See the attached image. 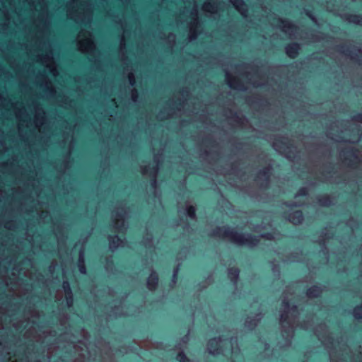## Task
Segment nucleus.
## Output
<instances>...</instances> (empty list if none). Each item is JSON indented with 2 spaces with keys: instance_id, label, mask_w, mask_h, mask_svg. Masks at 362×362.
<instances>
[{
  "instance_id": "1",
  "label": "nucleus",
  "mask_w": 362,
  "mask_h": 362,
  "mask_svg": "<svg viewBox=\"0 0 362 362\" xmlns=\"http://www.w3.org/2000/svg\"><path fill=\"white\" fill-rule=\"evenodd\" d=\"M318 339L328 349L330 362H344L349 358L351 362H362V353L357 358L351 355V351L343 339L335 340L327 330V326L320 324L315 330Z\"/></svg>"
},
{
  "instance_id": "2",
  "label": "nucleus",
  "mask_w": 362,
  "mask_h": 362,
  "mask_svg": "<svg viewBox=\"0 0 362 362\" xmlns=\"http://www.w3.org/2000/svg\"><path fill=\"white\" fill-rule=\"evenodd\" d=\"M298 315L297 305L291 303L288 297H284L280 310L281 335L282 337V340L278 343L280 348L288 347L291 345Z\"/></svg>"
},
{
  "instance_id": "3",
  "label": "nucleus",
  "mask_w": 362,
  "mask_h": 362,
  "mask_svg": "<svg viewBox=\"0 0 362 362\" xmlns=\"http://www.w3.org/2000/svg\"><path fill=\"white\" fill-rule=\"evenodd\" d=\"M214 238L225 239L239 246L252 247L257 245L259 241L258 236H254L247 233H238L227 226H217L210 233Z\"/></svg>"
},
{
  "instance_id": "4",
  "label": "nucleus",
  "mask_w": 362,
  "mask_h": 362,
  "mask_svg": "<svg viewBox=\"0 0 362 362\" xmlns=\"http://www.w3.org/2000/svg\"><path fill=\"white\" fill-rule=\"evenodd\" d=\"M228 349L232 355V362H236V358L240 354V349L236 337H218L209 340L207 351L211 355L226 354Z\"/></svg>"
},
{
  "instance_id": "5",
  "label": "nucleus",
  "mask_w": 362,
  "mask_h": 362,
  "mask_svg": "<svg viewBox=\"0 0 362 362\" xmlns=\"http://www.w3.org/2000/svg\"><path fill=\"white\" fill-rule=\"evenodd\" d=\"M236 69L238 72V76H233L228 71H226V81L230 88L240 91H245L247 89V84L243 81L240 77L244 78L253 86H259L262 85V83L252 80L251 72L253 71V67L252 66L247 64H243L239 65Z\"/></svg>"
},
{
  "instance_id": "6",
  "label": "nucleus",
  "mask_w": 362,
  "mask_h": 362,
  "mask_svg": "<svg viewBox=\"0 0 362 362\" xmlns=\"http://www.w3.org/2000/svg\"><path fill=\"white\" fill-rule=\"evenodd\" d=\"M356 122L362 123V115H356L351 121L344 122V128L341 129L342 135H335L330 131L327 136L337 142H358L362 136V132Z\"/></svg>"
},
{
  "instance_id": "7",
  "label": "nucleus",
  "mask_w": 362,
  "mask_h": 362,
  "mask_svg": "<svg viewBox=\"0 0 362 362\" xmlns=\"http://www.w3.org/2000/svg\"><path fill=\"white\" fill-rule=\"evenodd\" d=\"M154 162L153 164H149L148 165H144L141 166V173L144 175H148L150 177H153V180L151 181V187L153 189L154 192V202L156 203L158 202L159 204H160V193L156 189V175L158 173L159 168H158V163H159V157L158 156H154Z\"/></svg>"
},
{
  "instance_id": "8",
  "label": "nucleus",
  "mask_w": 362,
  "mask_h": 362,
  "mask_svg": "<svg viewBox=\"0 0 362 362\" xmlns=\"http://www.w3.org/2000/svg\"><path fill=\"white\" fill-rule=\"evenodd\" d=\"M127 216V211L123 203H120L112 212V218L113 226L116 231L123 232L128 228L125 219Z\"/></svg>"
},
{
  "instance_id": "9",
  "label": "nucleus",
  "mask_w": 362,
  "mask_h": 362,
  "mask_svg": "<svg viewBox=\"0 0 362 362\" xmlns=\"http://www.w3.org/2000/svg\"><path fill=\"white\" fill-rule=\"evenodd\" d=\"M339 157L345 165L354 168H357L358 164L361 162L359 152L350 146L341 150Z\"/></svg>"
},
{
  "instance_id": "10",
  "label": "nucleus",
  "mask_w": 362,
  "mask_h": 362,
  "mask_svg": "<svg viewBox=\"0 0 362 362\" xmlns=\"http://www.w3.org/2000/svg\"><path fill=\"white\" fill-rule=\"evenodd\" d=\"M51 47H49V49L46 50L45 53L38 54L37 55V61L44 65L53 76H57L58 71Z\"/></svg>"
},
{
  "instance_id": "11",
  "label": "nucleus",
  "mask_w": 362,
  "mask_h": 362,
  "mask_svg": "<svg viewBox=\"0 0 362 362\" xmlns=\"http://www.w3.org/2000/svg\"><path fill=\"white\" fill-rule=\"evenodd\" d=\"M37 83L44 93V96L48 98H52L56 96V90L54 88L51 81L45 74H41L36 78Z\"/></svg>"
},
{
  "instance_id": "12",
  "label": "nucleus",
  "mask_w": 362,
  "mask_h": 362,
  "mask_svg": "<svg viewBox=\"0 0 362 362\" xmlns=\"http://www.w3.org/2000/svg\"><path fill=\"white\" fill-rule=\"evenodd\" d=\"M170 108L166 115L164 114L163 111H161L158 114V117L160 119H165L171 117L173 115L175 114L176 112L181 111L185 107V100L182 99H179L177 101H174L173 98L169 103Z\"/></svg>"
},
{
  "instance_id": "13",
  "label": "nucleus",
  "mask_w": 362,
  "mask_h": 362,
  "mask_svg": "<svg viewBox=\"0 0 362 362\" xmlns=\"http://www.w3.org/2000/svg\"><path fill=\"white\" fill-rule=\"evenodd\" d=\"M276 25L284 33H290L296 30V25L288 19L275 18Z\"/></svg>"
},
{
  "instance_id": "14",
  "label": "nucleus",
  "mask_w": 362,
  "mask_h": 362,
  "mask_svg": "<svg viewBox=\"0 0 362 362\" xmlns=\"http://www.w3.org/2000/svg\"><path fill=\"white\" fill-rule=\"evenodd\" d=\"M272 168L267 166L262 170H259L257 176V182L261 187L267 186L269 180Z\"/></svg>"
},
{
  "instance_id": "15",
  "label": "nucleus",
  "mask_w": 362,
  "mask_h": 362,
  "mask_svg": "<svg viewBox=\"0 0 362 362\" xmlns=\"http://www.w3.org/2000/svg\"><path fill=\"white\" fill-rule=\"evenodd\" d=\"M262 317L263 313L262 312H259L255 315L248 316L245 321V328L249 330L254 329L258 325Z\"/></svg>"
},
{
  "instance_id": "16",
  "label": "nucleus",
  "mask_w": 362,
  "mask_h": 362,
  "mask_svg": "<svg viewBox=\"0 0 362 362\" xmlns=\"http://www.w3.org/2000/svg\"><path fill=\"white\" fill-rule=\"evenodd\" d=\"M339 52L345 53V54L350 59L355 61H360L359 55L361 54V49H358V47H339Z\"/></svg>"
},
{
  "instance_id": "17",
  "label": "nucleus",
  "mask_w": 362,
  "mask_h": 362,
  "mask_svg": "<svg viewBox=\"0 0 362 362\" xmlns=\"http://www.w3.org/2000/svg\"><path fill=\"white\" fill-rule=\"evenodd\" d=\"M158 284V276L155 271L151 270V274L147 279V288L150 291H154L156 289Z\"/></svg>"
},
{
  "instance_id": "18",
  "label": "nucleus",
  "mask_w": 362,
  "mask_h": 362,
  "mask_svg": "<svg viewBox=\"0 0 362 362\" xmlns=\"http://www.w3.org/2000/svg\"><path fill=\"white\" fill-rule=\"evenodd\" d=\"M62 287L65 293L66 303L69 308L73 305V294L70 288L69 283L67 281H64Z\"/></svg>"
},
{
  "instance_id": "19",
  "label": "nucleus",
  "mask_w": 362,
  "mask_h": 362,
  "mask_svg": "<svg viewBox=\"0 0 362 362\" xmlns=\"http://www.w3.org/2000/svg\"><path fill=\"white\" fill-rule=\"evenodd\" d=\"M108 240L110 245L109 247L112 251H115L118 247L124 246V241L122 239H120L117 235H109Z\"/></svg>"
},
{
  "instance_id": "20",
  "label": "nucleus",
  "mask_w": 362,
  "mask_h": 362,
  "mask_svg": "<svg viewBox=\"0 0 362 362\" xmlns=\"http://www.w3.org/2000/svg\"><path fill=\"white\" fill-rule=\"evenodd\" d=\"M134 315V312H132V310H124L123 305H119L118 307L115 306V308L112 310L111 313L109 314L110 317H117V316H122V315Z\"/></svg>"
},
{
  "instance_id": "21",
  "label": "nucleus",
  "mask_w": 362,
  "mask_h": 362,
  "mask_svg": "<svg viewBox=\"0 0 362 362\" xmlns=\"http://www.w3.org/2000/svg\"><path fill=\"white\" fill-rule=\"evenodd\" d=\"M288 219L293 224L297 225L302 223L303 216L300 211H295L288 215Z\"/></svg>"
},
{
  "instance_id": "22",
  "label": "nucleus",
  "mask_w": 362,
  "mask_h": 362,
  "mask_svg": "<svg viewBox=\"0 0 362 362\" xmlns=\"http://www.w3.org/2000/svg\"><path fill=\"white\" fill-rule=\"evenodd\" d=\"M345 19L353 25L362 26V14H347Z\"/></svg>"
},
{
  "instance_id": "23",
  "label": "nucleus",
  "mask_w": 362,
  "mask_h": 362,
  "mask_svg": "<svg viewBox=\"0 0 362 362\" xmlns=\"http://www.w3.org/2000/svg\"><path fill=\"white\" fill-rule=\"evenodd\" d=\"M240 271L236 267H231L228 269V276L231 282L235 286L239 278Z\"/></svg>"
},
{
  "instance_id": "24",
  "label": "nucleus",
  "mask_w": 362,
  "mask_h": 362,
  "mask_svg": "<svg viewBox=\"0 0 362 362\" xmlns=\"http://www.w3.org/2000/svg\"><path fill=\"white\" fill-rule=\"evenodd\" d=\"M322 292V289L320 287L317 286H313L309 289H308L306 295L308 298H315L320 296Z\"/></svg>"
},
{
  "instance_id": "25",
  "label": "nucleus",
  "mask_w": 362,
  "mask_h": 362,
  "mask_svg": "<svg viewBox=\"0 0 362 362\" xmlns=\"http://www.w3.org/2000/svg\"><path fill=\"white\" fill-rule=\"evenodd\" d=\"M142 243L146 247L150 248L153 246L152 234L150 233L148 230L143 238Z\"/></svg>"
},
{
  "instance_id": "26",
  "label": "nucleus",
  "mask_w": 362,
  "mask_h": 362,
  "mask_svg": "<svg viewBox=\"0 0 362 362\" xmlns=\"http://www.w3.org/2000/svg\"><path fill=\"white\" fill-rule=\"evenodd\" d=\"M184 214L192 220H194L196 218L195 209L193 206L187 205L186 208L184 209Z\"/></svg>"
},
{
  "instance_id": "27",
  "label": "nucleus",
  "mask_w": 362,
  "mask_h": 362,
  "mask_svg": "<svg viewBox=\"0 0 362 362\" xmlns=\"http://www.w3.org/2000/svg\"><path fill=\"white\" fill-rule=\"evenodd\" d=\"M300 48V47H286V52L289 57L294 58Z\"/></svg>"
},
{
  "instance_id": "28",
  "label": "nucleus",
  "mask_w": 362,
  "mask_h": 362,
  "mask_svg": "<svg viewBox=\"0 0 362 362\" xmlns=\"http://www.w3.org/2000/svg\"><path fill=\"white\" fill-rule=\"evenodd\" d=\"M313 321V317L309 316V317H308V320L306 321H303L300 323V327L302 329H308L312 326Z\"/></svg>"
},
{
  "instance_id": "29",
  "label": "nucleus",
  "mask_w": 362,
  "mask_h": 362,
  "mask_svg": "<svg viewBox=\"0 0 362 362\" xmlns=\"http://www.w3.org/2000/svg\"><path fill=\"white\" fill-rule=\"evenodd\" d=\"M353 315L356 320H362V305L354 308Z\"/></svg>"
},
{
  "instance_id": "30",
  "label": "nucleus",
  "mask_w": 362,
  "mask_h": 362,
  "mask_svg": "<svg viewBox=\"0 0 362 362\" xmlns=\"http://www.w3.org/2000/svg\"><path fill=\"white\" fill-rule=\"evenodd\" d=\"M272 264V270L274 276L276 278H279L280 276V269L279 264H275L274 262H271Z\"/></svg>"
},
{
  "instance_id": "31",
  "label": "nucleus",
  "mask_w": 362,
  "mask_h": 362,
  "mask_svg": "<svg viewBox=\"0 0 362 362\" xmlns=\"http://www.w3.org/2000/svg\"><path fill=\"white\" fill-rule=\"evenodd\" d=\"M243 45H252V44H250V43H247V44H244ZM259 45H279L278 44H275V43H262V44H259ZM279 45H295V46H297V45H302L301 44H299L298 42H291V43H285V44H280Z\"/></svg>"
},
{
  "instance_id": "32",
  "label": "nucleus",
  "mask_w": 362,
  "mask_h": 362,
  "mask_svg": "<svg viewBox=\"0 0 362 362\" xmlns=\"http://www.w3.org/2000/svg\"><path fill=\"white\" fill-rule=\"evenodd\" d=\"M178 272H179V267L177 266L173 269L171 286H173L176 284L177 276Z\"/></svg>"
},
{
  "instance_id": "33",
  "label": "nucleus",
  "mask_w": 362,
  "mask_h": 362,
  "mask_svg": "<svg viewBox=\"0 0 362 362\" xmlns=\"http://www.w3.org/2000/svg\"><path fill=\"white\" fill-rule=\"evenodd\" d=\"M105 269L107 272H112V261L107 258L106 260Z\"/></svg>"
},
{
  "instance_id": "34",
  "label": "nucleus",
  "mask_w": 362,
  "mask_h": 362,
  "mask_svg": "<svg viewBox=\"0 0 362 362\" xmlns=\"http://www.w3.org/2000/svg\"><path fill=\"white\" fill-rule=\"evenodd\" d=\"M131 97L133 102L136 103L137 101L139 95L136 89L134 88L132 90Z\"/></svg>"
},
{
  "instance_id": "35",
  "label": "nucleus",
  "mask_w": 362,
  "mask_h": 362,
  "mask_svg": "<svg viewBox=\"0 0 362 362\" xmlns=\"http://www.w3.org/2000/svg\"><path fill=\"white\" fill-rule=\"evenodd\" d=\"M128 79H129L130 86H134L136 81H135L134 75L132 72H129L128 74Z\"/></svg>"
},
{
  "instance_id": "36",
  "label": "nucleus",
  "mask_w": 362,
  "mask_h": 362,
  "mask_svg": "<svg viewBox=\"0 0 362 362\" xmlns=\"http://www.w3.org/2000/svg\"><path fill=\"white\" fill-rule=\"evenodd\" d=\"M320 203L322 206H328L331 204V201L328 197H323L319 200Z\"/></svg>"
},
{
  "instance_id": "37",
  "label": "nucleus",
  "mask_w": 362,
  "mask_h": 362,
  "mask_svg": "<svg viewBox=\"0 0 362 362\" xmlns=\"http://www.w3.org/2000/svg\"><path fill=\"white\" fill-rule=\"evenodd\" d=\"M308 193L307 189L305 187L301 188L298 193L296 194V198L300 197V196H306Z\"/></svg>"
},
{
  "instance_id": "38",
  "label": "nucleus",
  "mask_w": 362,
  "mask_h": 362,
  "mask_svg": "<svg viewBox=\"0 0 362 362\" xmlns=\"http://www.w3.org/2000/svg\"><path fill=\"white\" fill-rule=\"evenodd\" d=\"M85 264L84 252L82 250L79 252L78 264Z\"/></svg>"
},
{
  "instance_id": "39",
  "label": "nucleus",
  "mask_w": 362,
  "mask_h": 362,
  "mask_svg": "<svg viewBox=\"0 0 362 362\" xmlns=\"http://www.w3.org/2000/svg\"><path fill=\"white\" fill-rule=\"evenodd\" d=\"M126 48H127V47H119V54H122V60L124 61V64H127V59L124 57V52H126Z\"/></svg>"
},
{
  "instance_id": "40",
  "label": "nucleus",
  "mask_w": 362,
  "mask_h": 362,
  "mask_svg": "<svg viewBox=\"0 0 362 362\" xmlns=\"http://www.w3.org/2000/svg\"><path fill=\"white\" fill-rule=\"evenodd\" d=\"M260 345L264 346V355L269 356V345L267 343H265V342H263V341H260Z\"/></svg>"
},
{
  "instance_id": "41",
  "label": "nucleus",
  "mask_w": 362,
  "mask_h": 362,
  "mask_svg": "<svg viewBox=\"0 0 362 362\" xmlns=\"http://www.w3.org/2000/svg\"><path fill=\"white\" fill-rule=\"evenodd\" d=\"M213 282V279H212V277L211 276H209L206 281H205V283H204V285L202 287V288H206L208 286H209L210 284H211Z\"/></svg>"
},
{
  "instance_id": "42",
  "label": "nucleus",
  "mask_w": 362,
  "mask_h": 362,
  "mask_svg": "<svg viewBox=\"0 0 362 362\" xmlns=\"http://www.w3.org/2000/svg\"><path fill=\"white\" fill-rule=\"evenodd\" d=\"M78 267L79 272L81 274H85L86 273V269L85 264H78Z\"/></svg>"
},
{
  "instance_id": "43",
  "label": "nucleus",
  "mask_w": 362,
  "mask_h": 362,
  "mask_svg": "<svg viewBox=\"0 0 362 362\" xmlns=\"http://www.w3.org/2000/svg\"><path fill=\"white\" fill-rule=\"evenodd\" d=\"M0 45H30V44H28V43H7V42H4V43H0Z\"/></svg>"
},
{
  "instance_id": "44",
  "label": "nucleus",
  "mask_w": 362,
  "mask_h": 362,
  "mask_svg": "<svg viewBox=\"0 0 362 362\" xmlns=\"http://www.w3.org/2000/svg\"><path fill=\"white\" fill-rule=\"evenodd\" d=\"M260 237L264 238H266L267 240H272V239H274V235L272 233H270L262 234L260 235Z\"/></svg>"
},
{
  "instance_id": "45",
  "label": "nucleus",
  "mask_w": 362,
  "mask_h": 362,
  "mask_svg": "<svg viewBox=\"0 0 362 362\" xmlns=\"http://www.w3.org/2000/svg\"><path fill=\"white\" fill-rule=\"evenodd\" d=\"M96 47H86V46H84V47H78L79 48V51L81 52H87L89 51L90 49L91 48H95Z\"/></svg>"
},
{
  "instance_id": "46",
  "label": "nucleus",
  "mask_w": 362,
  "mask_h": 362,
  "mask_svg": "<svg viewBox=\"0 0 362 362\" xmlns=\"http://www.w3.org/2000/svg\"><path fill=\"white\" fill-rule=\"evenodd\" d=\"M285 204L286 206H298L301 205L300 203H298L297 202H290V203H286Z\"/></svg>"
},
{
  "instance_id": "47",
  "label": "nucleus",
  "mask_w": 362,
  "mask_h": 362,
  "mask_svg": "<svg viewBox=\"0 0 362 362\" xmlns=\"http://www.w3.org/2000/svg\"><path fill=\"white\" fill-rule=\"evenodd\" d=\"M306 15H307V16H308L310 19H311L313 21H315V16H314L313 13H312V11H306Z\"/></svg>"
},
{
  "instance_id": "48",
  "label": "nucleus",
  "mask_w": 362,
  "mask_h": 362,
  "mask_svg": "<svg viewBox=\"0 0 362 362\" xmlns=\"http://www.w3.org/2000/svg\"><path fill=\"white\" fill-rule=\"evenodd\" d=\"M69 105H70V101L69 100V99L67 98H64V101L62 102V104H61L62 106H64V107H66Z\"/></svg>"
},
{
  "instance_id": "49",
  "label": "nucleus",
  "mask_w": 362,
  "mask_h": 362,
  "mask_svg": "<svg viewBox=\"0 0 362 362\" xmlns=\"http://www.w3.org/2000/svg\"><path fill=\"white\" fill-rule=\"evenodd\" d=\"M72 148H73V139L71 141L70 144H69V155L68 156H70L71 153V151H72Z\"/></svg>"
},
{
  "instance_id": "50",
  "label": "nucleus",
  "mask_w": 362,
  "mask_h": 362,
  "mask_svg": "<svg viewBox=\"0 0 362 362\" xmlns=\"http://www.w3.org/2000/svg\"><path fill=\"white\" fill-rule=\"evenodd\" d=\"M206 6L207 8H214L213 4H211V3H209V4H206Z\"/></svg>"
},
{
  "instance_id": "51",
  "label": "nucleus",
  "mask_w": 362,
  "mask_h": 362,
  "mask_svg": "<svg viewBox=\"0 0 362 362\" xmlns=\"http://www.w3.org/2000/svg\"><path fill=\"white\" fill-rule=\"evenodd\" d=\"M194 16H197V13L192 12V18H194Z\"/></svg>"
},
{
  "instance_id": "52",
  "label": "nucleus",
  "mask_w": 362,
  "mask_h": 362,
  "mask_svg": "<svg viewBox=\"0 0 362 362\" xmlns=\"http://www.w3.org/2000/svg\"><path fill=\"white\" fill-rule=\"evenodd\" d=\"M290 261H291V262H296V261L298 262V261H299V259L293 258V259H291Z\"/></svg>"
},
{
  "instance_id": "53",
  "label": "nucleus",
  "mask_w": 362,
  "mask_h": 362,
  "mask_svg": "<svg viewBox=\"0 0 362 362\" xmlns=\"http://www.w3.org/2000/svg\"><path fill=\"white\" fill-rule=\"evenodd\" d=\"M340 45H347L346 44H341ZM349 45H353L352 44H349ZM358 45H362V44H359Z\"/></svg>"
},
{
  "instance_id": "54",
  "label": "nucleus",
  "mask_w": 362,
  "mask_h": 362,
  "mask_svg": "<svg viewBox=\"0 0 362 362\" xmlns=\"http://www.w3.org/2000/svg\"><path fill=\"white\" fill-rule=\"evenodd\" d=\"M185 93L187 94V93H188V91H187V90H183V93H182V95H183V96H184V95H185Z\"/></svg>"
},
{
  "instance_id": "55",
  "label": "nucleus",
  "mask_w": 362,
  "mask_h": 362,
  "mask_svg": "<svg viewBox=\"0 0 362 362\" xmlns=\"http://www.w3.org/2000/svg\"><path fill=\"white\" fill-rule=\"evenodd\" d=\"M269 362H277V361H274V360H273V359H271ZM281 362H284V361H281Z\"/></svg>"
},
{
  "instance_id": "56",
  "label": "nucleus",
  "mask_w": 362,
  "mask_h": 362,
  "mask_svg": "<svg viewBox=\"0 0 362 362\" xmlns=\"http://www.w3.org/2000/svg\"><path fill=\"white\" fill-rule=\"evenodd\" d=\"M5 227L8 228H10V226H8V224L6 225Z\"/></svg>"
},
{
  "instance_id": "57",
  "label": "nucleus",
  "mask_w": 362,
  "mask_h": 362,
  "mask_svg": "<svg viewBox=\"0 0 362 362\" xmlns=\"http://www.w3.org/2000/svg\"><path fill=\"white\" fill-rule=\"evenodd\" d=\"M275 354H276L275 351H274V350H273V351H272V355H274V356Z\"/></svg>"
},
{
  "instance_id": "58",
  "label": "nucleus",
  "mask_w": 362,
  "mask_h": 362,
  "mask_svg": "<svg viewBox=\"0 0 362 362\" xmlns=\"http://www.w3.org/2000/svg\"><path fill=\"white\" fill-rule=\"evenodd\" d=\"M237 8L238 9V11H240L241 8H239L238 6H237Z\"/></svg>"
}]
</instances>
